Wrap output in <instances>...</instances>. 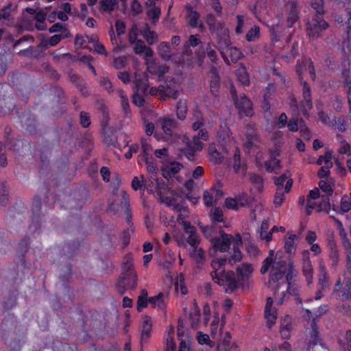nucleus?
Masks as SVG:
<instances>
[{
    "instance_id": "nucleus-1",
    "label": "nucleus",
    "mask_w": 351,
    "mask_h": 351,
    "mask_svg": "<svg viewBox=\"0 0 351 351\" xmlns=\"http://www.w3.org/2000/svg\"><path fill=\"white\" fill-rule=\"evenodd\" d=\"M271 267L269 285L271 289H278L281 284L286 285L289 281V274L285 278L287 271V263L277 256L274 258V251L271 250L269 256L267 257L261 268L262 274H265Z\"/></svg>"
},
{
    "instance_id": "nucleus-2",
    "label": "nucleus",
    "mask_w": 351,
    "mask_h": 351,
    "mask_svg": "<svg viewBox=\"0 0 351 351\" xmlns=\"http://www.w3.org/2000/svg\"><path fill=\"white\" fill-rule=\"evenodd\" d=\"M227 263L226 258H217L212 261L213 271L211 276L213 281L222 287L226 293H232L239 287L235 274L233 271H226L224 266Z\"/></svg>"
},
{
    "instance_id": "nucleus-3",
    "label": "nucleus",
    "mask_w": 351,
    "mask_h": 351,
    "mask_svg": "<svg viewBox=\"0 0 351 351\" xmlns=\"http://www.w3.org/2000/svg\"><path fill=\"white\" fill-rule=\"evenodd\" d=\"M210 32L217 37V48L222 57L225 58V49L231 45L230 32L223 23H219Z\"/></svg>"
},
{
    "instance_id": "nucleus-4",
    "label": "nucleus",
    "mask_w": 351,
    "mask_h": 351,
    "mask_svg": "<svg viewBox=\"0 0 351 351\" xmlns=\"http://www.w3.org/2000/svg\"><path fill=\"white\" fill-rule=\"evenodd\" d=\"M230 94L241 115L251 117L253 114L252 104L243 93L237 95L235 88L232 86Z\"/></svg>"
},
{
    "instance_id": "nucleus-5",
    "label": "nucleus",
    "mask_w": 351,
    "mask_h": 351,
    "mask_svg": "<svg viewBox=\"0 0 351 351\" xmlns=\"http://www.w3.org/2000/svg\"><path fill=\"white\" fill-rule=\"evenodd\" d=\"M328 27V24L324 16L314 14L312 19L307 23V32L310 38L315 39L322 35L323 31Z\"/></svg>"
},
{
    "instance_id": "nucleus-6",
    "label": "nucleus",
    "mask_w": 351,
    "mask_h": 351,
    "mask_svg": "<svg viewBox=\"0 0 351 351\" xmlns=\"http://www.w3.org/2000/svg\"><path fill=\"white\" fill-rule=\"evenodd\" d=\"M159 90L161 91L162 100H165L167 97L176 99L178 97L180 84L173 79H167L163 85L159 86Z\"/></svg>"
},
{
    "instance_id": "nucleus-7",
    "label": "nucleus",
    "mask_w": 351,
    "mask_h": 351,
    "mask_svg": "<svg viewBox=\"0 0 351 351\" xmlns=\"http://www.w3.org/2000/svg\"><path fill=\"white\" fill-rule=\"evenodd\" d=\"M254 269L251 264L243 263L237 268V280L239 282V287L243 289L250 287V279Z\"/></svg>"
},
{
    "instance_id": "nucleus-8",
    "label": "nucleus",
    "mask_w": 351,
    "mask_h": 351,
    "mask_svg": "<svg viewBox=\"0 0 351 351\" xmlns=\"http://www.w3.org/2000/svg\"><path fill=\"white\" fill-rule=\"evenodd\" d=\"M245 148L257 147L261 143L260 137L253 125H247L245 128Z\"/></svg>"
},
{
    "instance_id": "nucleus-9",
    "label": "nucleus",
    "mask_w": 351,
    "mask_h": 351,
    "mask_svg": "<svg viewBox=\"0 0 351 351\" xmlns=\"http://www.w3.org/2000/svg\"><path fill=\"white\" fill-rule=\"evenodd\" d=\"M182 223L183 225L184 233L186 236V241L193 249H195V252L196 248L198 247L199 243V239L197 234L196 229L188 221H182Z\"/></svg>"
},
{
    "instance_id": "nucleus-10",
    "label": "nucleus",
    "mask_w": 351,
    "mask_h": 351,
    "mask_svg": "<svg viewBox=\"0 0 351 351\" xmlns=\"http://www.w3.org/2000/svg\"><path fill=\"white\" fill-rule=\"evenodd\" d=\"M235 239L236 237H233L230 234L222 233L220 237L212 239V244L216 250L220 252H226L229 249L231 244L233 245Z\"/></svg>"
},
{
    "instance_id": "nucleus-11",
    "label": "nucleus",
    "mask_w": 351,
    "mask_h": 351,
    "mask_svg": "<svg viewBox=\"0 0 351 351\" xmlns=\"http://www.w3.org/2000/svg\"><path fill=\"white\" fill-rule=\"evenodd\" d=\"M250 202L247 193H243L237 195L234 198H227L226 199V206L228 208L238 210L241 207L246 206Z\"/></svg>"
},
{
    "instance_id": "nucleus-12",
    "label": "nucleus",
    "mask_w": 351,
    "mask_h": 351,
    "mask_svg": "<svg viewBox=\"0 0 351 351\" xmlns=\"http://www.w3.org/2000/svg\"><path fill=\"white\" fill-rule=\"evenodd\" d=\"M177 123L173 119L169 117L165 118L162 121V129L164 132V139L167 141L170 138H174L176 136V130Z\"/></svg>"
},
{
    "instance_id": "nucleus-13",
    "label": "nucleus",
    "mask_w": 351,
    "mask_h": 351,
    "mask_svg": "<svg viewBox=\"0 0 351 351\" xmlns=\"http://www.w3.org/2000/svg\"><path fill=\"white\" fill-rule=\"evenodd\" d=\"M309 252L304 251L302 253V272L306 277L308 284L313 282V269L310 261Z\"/></svg>"
},
{
    "instance_id": "nucleus-14",
    "label": "nucleus",
    "mask_w": 351,
    "mask_h": 351,
    "mask_svg": "<svg viewBox=\"0 0 351 351\" xmlns=\"http://www.w3.org/2000/svg\"><path fill=\"white\" fill-rule=\"evenodd\" d=\"M134 51L136 54H141L144 53V58L145 59L147 64H149L150 58L153 56L154 51L149 47H147L142 40H138L135 43H134ZM151 66L148 65V69L149 70Z\"/></svg>"
},
{
    "instance_id": "nucleus-15",
    "label": "nucleus",
    "mask_w": 351,
    "mask_h": 351,
    "mask_svg": "<svg viewBox=\"0 0 351 351\" xmlns=\"http://www.w3.org/2000/svg\"><path fill=\"white\" fill-rule=\"evenodd\" d=\"M124 269L126 270L125 277H123L119 279L118 283H117V287L119 289V291L121 293H123L125 290V280L126 277L131 276V278L134 280V284L132 286V288H134L136 285V280L137 276L135 272L132 269V265L131 264H126L124 266Z\"/></svg>"
},
{
    "instance_id": "nucleus-16",
    "label": "nucleus",
    "mask_w": 351,
    "mask_h": 351,
    "mask_svg": "<svg viewBox=\"0 0 351 351\" xmlns=\"http://www.w3.org/2000/svg\"><path fill=\"white\" fill-rule=\"evenodd\" d=\"M273 300L271 298L267 299V303L265 308V317L267 320V326L271 328L275 323L277 318V312L275 308L272 307Z\"/></svg>"
},
{
    "instance_id": "nucleus-17",
    "label": "nucleus",
    "mask_w": 351,
    "mask_h": 351,
    "mask_svg": "<svg viewBox=\"0 0 351 351\" xmlns=\"http://www.w3.org/2000/svg\"><path fill=\"white\" fill-rule=\"evenodd\" d=\"M182 167V165L177 162L165 164L161 168L162 175L166 179L171 178L178 173Z\"/></svg>"
},
{
    "instance_id": "nucleus-18",
    "label": "nucleus",
    "mask_w": 351,
    "mask_h": 351,
    "mask_svg": "<svg viewBox=\"0 0 351 351\" xmlns=\"http://www.w3.org/2000/svg\"><path fill=\"white\" fill-rule=\"evenodd\" d=\"M242 244L241 238L239 235L236 237L235 240L233 241V254L228 258V263L232 265L237 262L240 261L242 258V254L239 247Z\"/></svg>"
},
{
    "instance_id": "nucleus-19",
    "label": "nucleus",
    "mask_w": 351,
    "mask_h": 351,
    "mask_svg": "<svg viewBox=\"0 0 351 351\" xmlns=\"http://www.w3.org/2000/svg\"><path fill=\"white\" fill-rule=\"evenodd\" d=\"M135 91L146 93L147 90V77L144 74L136 73L134 77Z\"/></svg>"
},
{
    "instance_id": "nucleus-20",
    "label": "nucleus",
    "mask_w": 351,
    "mask_h": 351,
    "mask_svg": "<svg viewBox=\"0 0 351 351\" xmlns=\"http://www.w3.org/2000/svg\"><path fill=\"white\" fill-rule=\"evenodd\" d=\"M241 51L235 47H232L230 45L227 47L225 49V58L223 57L225 62H228V56H229L233 62H237L241 58Z\"/></svg>"
},
{
    "instance_id": "nucleus-21",
    "label": "nucleus",
    "mask_w": 351,
    "mask_h": 351,
    "mask_svg": "<svg viewBox=\"0 0 351 351\" xmlns=\"http://www.w3.org/2000/svg\"><path fill=\"white\" fill-rule=\"evenodd\" d=\"M287 9L289 11L287 18V23L288 26L291 27L298 18L297 4L294 1L289 2L287 4Z\"/></svg>"
},
{
    "instance_id": "nucleus-22",
    "label": "nucleus",
    "mask_w": 351,
    "mask_h": 351,
    "mask_svg": "<svg viewBox=\"0 0 351 351\" xmlns=\"http://www.w3.org/2000/svg\"><path fill=\"white\" fill-rule=\"evenodd\" d=\"M141 35L149 45H153L158 40L157 34L152 31L148 24H145L144 28L141 32Z\"/></svg>"
},
{
    "instance_id": "nucleus-23",
    "label": "nucleus",
    "mask_w": 351,
    "mask_h": 351,
    "mask_svg": "<svg viewBox=\"0 0 351 351\" xmlns=\"http://www.w3.org/2000/svg\"><path fill=\"white\" fill-rule=\"evenodd\" d=\"M347 271L343 274V283L346 285L347 293H351V255L346 256Z\"/></svg>"
},
{
    "instance_id": "nucleus-24",
    "label": "nucleus",
    "mask_w": 351,
    "mask_h": 351,
    "mask_svg": "<svg viewBox=\"0 0 351 351\" xmlns=\"http://www.w3.org/2000/svg\"><path fill=\"white\" fill-rule=\"evenodd\" d=\"M157 50L162 59L168 60L171 58L172 53L171 51V47L168 43H160L157 47Z\"/></svg>"
},
{
    "instance_id": "nucleus-25",
    "label": "nucleus",
    "mask_w": 351,
    "mask_h": 351,
    "mask_svg": "<svg viewBox=\"0 0 351 351\" xmlns=\"http://www.w3.org/2000/svg\"><path fill=\"white\" fill-rule=\"evenodd\" d=\"M199 139L206 141L208 139V132L205 130H201L197 135L193 136V143L189 145L195 150H200L202 149V143Z\"/></svg>"
},
{
    "instance_id": "nucleus-26",
    "label": "nucleus",
    "mask_w": 351,
    "mask_h": 351,
    "mask_svg": "<svg viewBox=\"0 0 351 351\" xmlns=\"http://www.w3.org/2000/svg\"><path fill=\"white\" fill-rule=\"evenodd\" d=\"M152 328V324L149 317H145L141 332V342L147 341L150 337Z\"/></svg>"
},
{
    "instance_id": "nucleus-27",
    "label": "nucleus",
    "mask_w": 351,
    "mask_h": 351,
    "mask_svg": "<svg viewBox=\"0 0 351 351\" xmlns=\"http://www.w3.org/2000/svg\"><path fill=\"white\" fill-rule=\"evenodd\" d=\"M328 311V306L327 305H321L319 308L317 309V312L315 313V315L312 314V312L306 309V313L307 314V316L311 318H313V330L315 333V335H317V332L316 331V326L315 324V318H318L321 317L322 315H324Z\"/></svg>"
},
{
    "instance_id": "nucleus-28",
    "label": "nucleus",
    "mask_w": 351,
    "mask_h": 351,
    "mask_svg": "<svg viewBox=\"0 0 351 351\" xmlns=\"http://www.w3.org/2000/svg\"><path fill=\"white\" fill-rule=\"evenodd\" d=\"M236 21L235 34L237 35H241L244 32V26L247 23L249 18L245 14H237Z\"/></svg>"
},
{
    "instance_id": "nucleus-29",
    "label": "nucleus",
    "mask_w": 351,
    "mask_h": 351,
    "mask_svg": "<svg viewBox=\"0 0 351 351\" xmlns=\"http://www.w3.org/2000/svg\"><path fill=\"white\" fill-rule=\"evenodd\" d=\"M121 1H125L126 0H120ZM100 8L103 12L111 13L118 5V0H101Z\"/></svg>"
},
{
    "instance_id": "nucleus-30",
    "label": "nucleus",
    "mask_w": 351,
    "mask_h": 351,
    "mask_svg": "<svg viewBox=\"0 0 351 351\" xmlns=\"http://www.w3.org/2000/svg\"><path fill=\"white\" fill-rule=\"evenodd\" d=\"M333 210L336 211L337 213L340 214L343 213H347L351 210V199L350 197L348 195H344L342 197L341 200V208L340 210H338L337 207L333 205L332 206Z\"/></svg>"
},
{
    "instance_id": "nucleus-31",
    "label": "nucleus",
    "mask_w": 351,
    "mask_h": 351,
    "mask_svg": "<svg viewBox=\"0 0 351 351\" xmlns=\"http://www.w3.org/2000/svg\"><path fill=\"white\" fill-rule=\"evenodd\" d=\"M117 94L119 95L120 99H121V104L122 109L125 113V115H128L130 114V107L129 104L128 98L127 97V95L122 89H118L117 90Z\"/></svg>"
},
{
    "instance_id": "nucleus-32",
    "label": "nucleus",
    "mask_w": 351,
    "mask_h": 351,
    "mask_svg": "<svg viewBox=\"0 0 351 351\" xmlns=\"http://www.w3.org/2000/svg\"><path fill=\"white\" fill-rule=\"evenodd\" d=\"M292 329V325L291 323V319L287 317L283 319L281 324L280 334L285 339H289L291 337V332Z\"/></svg>"
},
{
    "instance_id": "nucleus-33",
    "label": "nucleus",
    "mask_w": 351,
    "mask_h": 351,
    "mask_svg": "<svg viewBox=\"0 0 351 351\" xmlns=\"http://www.w3.org/2000/svg\"><path fill=\"white\" fill-rule=\"evenodd\" d=\"M344 351H351V330H347L339 340Z\"/></svg>"
},
{
    "instance_id": "nucleus-34",
    "label": "nucleus",
    "mask_w": 351,
    "mask_h": 351,
    "mask_svg": "<svg viewBox=\"0 0 351 351\" xmlns=\"http://www.w3.org/2000/svg\"><path fill=\"white\" fill-rule=\"evenodd\" d=\"M303 105L309 109L313 107L311 90L306 82H304L303 84Z\"/></svg>"
},
{
    "instance_id": "nucleus-35",
    "label": "nucleus",
    "mask_w": 351,
    "mask_h": 351,
    "mask_svg": "<svg viewBox=\"0 0 351 351\" xmlns=\"http://www.w3.org/2000/svg\"><path fill=\"white\" fill-rule=\"evenodd\" d=\"M269 222L267 221H263L261 228H260V237L263 240H265L266 241H270L272 239L271 232V230L268 232L267 230L269 229Z\"/></svg>"
},
{
    "instance_id": "nucleus-36",
    "label": "nucleus",
    "mask_w": 351,
    "mask_h": 351,
    "mask_svg": "<svg viewBox=\"0 0 351 351\" xmlns=\"http://www.w3.org/2000/svg\"><path fill=\"white\" fill-rule=\"evenodd\" d=\"M260 37V27L257 25H254L246 34L245 39L248 42H255L258 40Z\"/></svg>"
},
{
    "instance_id": "nucleus-37",
    "label": "nucleus",
    "mask_w": 351,
    "mask_h": 351,
    "mask_svg": "<svg viewBox=\"0 0 351 351\" xmlns=\"http://www.w3.org/2000/svg\"><path fill=\"white\" fill-rule=\"evenodd\" d=\"M200 43V39L198 35H191L189 40L184 44V53H188L191 56V51L189 49L190 47H195Z\"/></svg>"
},
{
    "instance_id": "nucleus-38",
    "label": "nucleus",
    "mask_w": 351,
    "mask_h": 351,
    "mask_svg": "<svg viewBox=\"0 0 351 351\" xmlns=\"http://www.w3.org/2000/svg\"><path fill=\"white\" fill-rule=\"evenodd\" d=\"M213 71V78L210 80V92L215 96H216L219 92V76L216 73L215 69H212Z\"/></svg>"
},
{
    "instance_id": "nucleus-39",
    "label": "nucleus",
    "mask_w": 351,
    "mask_h": 351,
    "mask_svg": "<svg viewBox=\"0 0 351 351\" xmlns=\"http://www.w3.org/2000/svg\"><path fill=\"white\" fill-rule=\"evenodd\" d=\"M174 285L177 292L180 291L182 295L187 293V289L184 285V278L182 274H180V275L177 276Z\"/></svg>"
},
{
    "instance_id": "nucleus-40",
    "label": "nucleus",
    "mask_w": 351,
    "mask_h": 351,
    "mask_svg": "<svg viewBox=\"0 0 351 351\" xmlns=\"http://www.w3.org/2000/svg\"><path fill=\"white\" fill-rule=\"evenodd\" d=\"M237 76L239 82L244 86H247L250 83V79L246 69L244 66H240L237 70Z\"/></svg>"
},
{
    "instance_id": "nucleus-41",
    "label": "nucleus",
    "mask_w": 351,
    "mask_h": 351,
    "mask_svg": "<svg viewBox=\"0 0 351 351\" xmlns=\"http://www.w3.org/2000/svg\"><path fill=\"white\" fill-rule=\"evenodd\" d=\"M233 160V168L236 172L245 170V166L241 162V153L238 149H234Z\"/></svg>"
},
{
    "instance_id": "nucleus-42",
    "label": "nucleus",
    "mask_w": 351,
    "mask_h": 351,
    "mask_svg": "<svg viewBox=\"0 0 351 351\" xmlns=\"http://www.w3.org/2000/svg\"><path fill=\"white\" fill-rule=\"evenodd\" d=\"M165 295L162 293H160L158 295L151 297L149 298L148 302L152 307L162 308L164 304Z\"/></svg>"
},
{
    "instance_id": "nucleus-43",
    "label": "nucleus",
    "mask_w": 351,
    "mask_h": 351,
    "mask_svg": "<svg viewBox=\"0 0 351 351\" xmlns=\"http://www.w3.org/2000/svg\"><path fill=\"white\" fill-rule=\"evenodd\" d=\"M208 153L210 160L215 163H220L222 161L223 156L218 152L215 145H210L208 148Z\"/></svg>"
},
{
    "instance_id": "nucleus-44",
    "label": "nucleus",
    "mask_w": 351,
    "mask_h": 351,
    "mask_svg": "<svg viewBox=\"0 0 351 351\" xmlns=\"http://www.w3.org/2000/svg\"><path fill=\"white\" fill-rule=\"evenodd\" d=\"M265 166L267 171L278 173V171L280 169V160L277 158H273L266 161Z\"/></svg>"
},
{
    "instance_id": "nucleus-45",
    "label": "nucleus",
    "mask_w": 351,
    "mask_h": 351,
    "mask_svg": "<svg viewBox=\"0 0 351 351\" xmlns=\"http://www.w3.org/2000/svg\"><path fill=\"white\" fill-rule=\"evenodd\" d=\"M70 79L73 83H75L83 95H87L88 91L86 90L85 83L82 79L76 75H71Z\"/></svg>"
},
{
    "instance_id": "nucleus-46",
    "label": "nucleus",
    "mask_w": 351,
    "mask_h": 351,
    "mask_svg": "<svg viewBox=\"0 0 351 351\" xmlns=\"http://www.w3.org/2000/svg\"><path fill=\"white\" fill-rule=\"evenodd\" d=\"M187 112V106L185 101H179L177 104V116L178 118L183 120L186 118Z\"/></svg>"
},
{
    "instance_id": "nucleus-47",
    "label": "nucleus",
    "mask_w": 351,
    "mask_h": 351,
    "mask_svg": "<svg viewBox=\"0 0 351 351\" xmlns=\"http://www.w3.org/2000/svg\"><path fill=\"white\" fill-rule=\"evenodd\" d=\"M160 13V8L156 5L149 8L147 12L148 17L152 21L153 23H156L158 21Z\"/></svg>"
},
{
    "instance_id": "nucleus-48",
    "label": "nucleus",
    "mask_w": 351,
    "mask_h": 351,
    "mask_svg": "<svg viewBox=\"0 0 351 351\" xmlns=\"http://www.w3.org/2000/svg\"><path fill=\"white\" fill-rule=\"evenodd\" d=\"M329 257L332 261V266L335 267L339 262V252L337 245H332V249L330 250Z\"/></svg>"
},
{
    "instance_id": "nucleus-49",
    "label": "nucleus",
    "mask_w": 351,
    "mask_h": 351,
    "mask_svg": "<svg viewBox=\"0 0 351 351\" xmlns=\"http://www.w3.org/2000/svg\"><path fill=\"white\" fill-rule=\"evenodd\" d=\"M204 53H206L207 57L210 59L212 62L216 63L217 61V54L216 51L212 48L210 43H207L204 47H203Z\"/></svg>"
},
{
    "instance_id": "nucleus-50",
    "label": "nucleus",
    "mask_w": 351,
    "mask_h": 351,
    "mask_svg": "<svg viewBox=\"0 0 351 351\" xmlns=\"http://www.w3.org/2000/svg\"><path fill=\"white\" fill-rule=\"evenodd\" d=\"M62 38V36L60 35H53L48 40H43L41 43V45L45 47H53L56 46Z\"/></svg>"
},
{
    "instance_id": "nucleus-51",
    "label": "nucleus",
    "mask_w": 351,
    "mask_h": 351,
    "mask_svg": "<svg viewBox=\"0 0 351 351\" xmlns=\"http://www.w3.org/2000/svg\"><path fill=\"white\" fill-rule=\"evenodd\" d=\"M330 195H322V202L319 204V210H324L326 213L329 212V210L330 209L331 205L329 201V196Z\"/></svg>"
},
{
    "instance_id": "nucleus-52",
    "label": "nucleus",
    "mask_w": 351,
    "mask_h": 351,
    "mask_svg": "<svg viewBox=\"0 0 351 351\" xmlns=\"http://www.w3.org/2000/svg\"><path fill=\"white\" fill-rule=\"evenodd\" d=\"M285 200V195L283 188L278 187L276 190V195L274 196V204L276 206H280L282 205Z\"/></svg>"
},
{
    "instance_id": "nucleus-53",
    "label": "nucleus",
    "mask_w": 351,
    "mask_h": 351,
    "mask_svg": "<svg viewBox=\"0 0 351 351\" xmlns=\"http://www.w3.org/2000/svg\"><path fill=\"white\" fill-rule=\"evenodd\" d=\"M8 192L5 184L2 183L0 185V204L5 206L8 202Z\"/></svg>"
},
{
    "instance_id": "nucleus-54",
    "label": "nucleus",
    "mask_w": 351,
    "mask_h": 351,
    "mask_svg": "<svg viewBox=\"0 0 351 351\" xmlns=\"http://www.w3.org/2000/svg\"><path fill=\"white\" fill-rule=\"evenodd\" d=\"M188 19L189 21V23L193 27H196L197 25V21L199 19V14L193 10L191 8L188 10Z\"/></svg>"
},
{
    "instance_id": "nucleus-55",
    "label": "nucleus",
    "mask_w": 351,
    "mask_h": 351,
    "mask_svg": "<svg viewBox=\"0 0 351 351\" xmlns=\"http://www.w3.org/2000/svg\"><path fill=\"white\" fill-rule=\"evenodd\" d=\"M295 238H296L295 234H291L285 240V251L289 254H291L293 252V250L294 249V241H295Z\"/></svg>"
},
{
    "instance_id": "nucleus-56",
    "label": "nucleus",
    "mask_w": 351,
    "mask_h": 351,
    "mask_svg": "<svg viewBox=\"0 0 351 351\" xmlns=\"http://www.w3.org/2000/svg\"><path fill=\"white\" fill-rule=\"evenodd\" d=\"M313 9L315 11V14L323 16L324 13V0H315L311 3Z\"/></svg>"
},
{
    "instance_id": "nucleus-57",
    "label": "nucleus",
    "mask_w": 351,
    "mask_h": 351,
    "mask_svg": "<svg viewBox=\"0 0 351 351\" xmlns=\"http://www.w3.org/2000/svg\"><path fill=\"white\" fill-rule=\"evenodd\" d=\"M145 95H146V93L135 91L132 97L133 104L140 107L143 106L145 103V99L143 97Z\"/></svg>"
},
{
    "instance_id": "nucleus-58",
    "label": "nucleus",
    "mask_w": 351,
    "mask_h": 351,
    "mask_svg": "<svg viewBox=\"0 0 351 351\" xmlns=\"http://www.w3.org/2000/svg\"><path fill=\"white\" fill-rule=\"evenodd\" d=\"M199 309L197 308V305L194 304V311L190 313V319L191 322V325L193 328H195L199 322Z\"/></svg>"
},
{
    "instance_id": "nucleus-59",
    "label": "nucleus",
    "mask_w": 351,
    "mask_h": 351,
    "mask_svg": "<svg viewBox=\"0 0 351 351\" xmlns=\"http://www.w3.org/2000/svg\"><path fill=\"white\" fill-rule=\"evenodd\" d=\"M203 200L206 206H213L214 202L216 201L213 195V192H211L210 191H204L203 195Z\"/></svg>"
},
{
    "instance_id": "nucleus-60",
    "label": "nucleus",
    "mask_w": 351,
    "mask_h": 351,
    "mask_svg": "<svg viewBox=\"0 0 351 351\" xmlns=\"http://www.w3.org/2000/svg\"><path fill=\"white\" fill-rule=\"evenodd\" d=\"M197 341L200 344H208L210 347L214 346V343L210 340V337L206 334L199 332L197 335Z\"/></svg>"
},
{
    "instance_id": "nucleus-61",
    "label": "nucleus",
    "mask_w": 351,
    "mask_h": 351,
    "mask_svg": "<svg viewBox=\"0 0 351 351\" xmlns=\"http://www.w3.org/2000/svg\"><path fill=\"white\" fill-rule=\"evenodd\" d=\"M250 180L251 182H252L253 184H254L256 186V187L258 190H261V189H263V179L260 176L256 175V174H250Z\"/></svg>"
},
{
    "instance_id": "nucleus-62",
    "label": "nucleus",
    "mask_w": 351,
    "mask_h": 351,
    "mask_svg": "<svg viewBox=\"0 0 351 351\" xmlns=\"http://www.w3.org/2000/svg\"><path fill=\"white\" fill-rule=\"evenodd\" d=\"M127 58L125 56H119L115 58L113 61L114 66L117 69H122L126 65Z\"/></svg>"
},
{
    "instance_id": "nucleus-63",
    "label": "nucleus",
    "mask_w": 351,
    "mask_h": 351,
    "mask_svg": "<svg viewBox=\"0 0 351 351\" xmlns=\"http://www.w3.org/2000/svg\"><path fill=\"white\" fill-rule=\"evenodd\" d=\"M99 83L101 86H102L108 93H112L114 91L112 84L108 78L101 77L100 78Z\"/></svg>"
},
{
    "instance_id": "nucleus-64",
    "label": "nucleus",
    "mask_w": 351,
    "mask_h": 351,
    "mask_svg": "<svg viewBox=\"0 0 351 351\" xmlns=\"http://www.w3.org/2000/svg\"><path fill=\"white\" fill-rule=\"evenodd\" d=\"M342 246L345 250L346 256L351 255V242L348 237L341 239Z\"/></svg>"
}]
</instances>
